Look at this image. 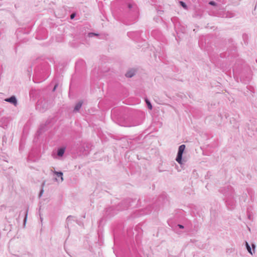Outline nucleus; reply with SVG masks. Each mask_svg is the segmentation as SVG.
<instances>
[{
	"instance_id": "1",
	"label": "nucleus",
	"mask_w": 257,
	"mask_h": 257,
	"mask_svg": "<svg viewBox=\"0 0 257 257\" xmlns=\"http://www.w3.org/2000/svg\"><path fill=\"white\" fill-rule=\"evenodd\" d=\"M185 149V145H182L179 147L178 152L176 160L180 164H182V155Z\"/></svg>"
},
{
	"instance_id": "2",
	"label": "nucleus",
	"mask_w": 257,
	"mask_h": 257,
	"mask_svg": "<svg viewBox=\"0 0 257 257\" xmlns=\"http://www.w3.org/2000/svg\"><path fill=\"white\" fill-rule=\"evenodd\" d=\"M135 74V71L134 70H131L126 72L125 74V76L127 77H133Z\"/></svg>"
},
{
	"instance_id": "3",
	"label": "nucleus",
	"mask_w": 257,
	"mask_h": 257,
	"mask_svg": "<svg viewBox=\"0 0 257 257\" xmlns=\"http://www.w3.org/2000/svg\"><path fill=\"white\" fill-rule=\"evenodd\" d=\"M6 101L10 102L15 104L16 103V98L15 96H12L11 98H7L5 99Z\"/></svg>"
},
{
	"instance_id": "4",
	"label": "nucleus",
	"mask_w": 257,
	"mask_h": 257,
	"mask_svg": "<svg viewBox=\"0 0 257 257\" xmlns=\"http://www.w3.org/2000/svg\"><path fill=\"white\" fill-rule=\"evenodd\" d=\"M82 103L83 102L82 101H79L78 103H77L74 107V111H78L79 109L81 107Z\"/></svg>"
},
{
	"instance_id": "5",
	"label": "nucleus",
	"mask_w": 257,
	"mask_h": 257,
	"mask_svg": "<svg viewBox=\"0 0 257 257\" xmlns=\"http://www.w3.org/2000/svg\"><path fill=\"white\" fill-rule=\"evenodd\" d=\"M64 152H65L64 148H60V149H58V153H57L58 156H59L60 157H62L64 155Z\"/></svg>"
},
{
	"instance_id": "6",
	"label": "nucleus",
	"mask_w": 257,
	"mask_h": 257,
	"mask_svg": "<svg viewBox=\"0 0 257 257\" xmlns=\"http://www.w3.org/2000/svg\"><path fill=\"white\" fill-rule=\"evenodd\" d=\"M54 174L55 175H56V176L58 177H60L61 182H62L63 181V173H62V172L55 171L54 172Z\"/></svg>"
},
{
	"instance_id": "7",
	"label": "nucleus",
	"mask_w": 257,
	"mask_h": 257,
	"mask_svg": "<svg viewBox=\"0 0 257 257\" xmlns=\"http://www.w3.org/2000/svg\"><path fill=\"white\" fill-rule=\"evenodd\" d=\"M146 103H147V104L148 105V108L150 109H152V106L150 102L148 100H147V99L146 100Z\"/></svg>"
},
{
	"instance_id": "8",
	"label": "nucleus",
	"mask_w": 257,
	"mask_h": 257,
	"mask_svg": "<svg viewBox=\"0 0 257 257\" xmlns=\"http://www.w3.org/2000/svg\"><path fill=\"white\" fill-rule=\"evenodd\" d=\"M246 247H247V250L248 251V252L250 254H252V253L251 250V248L249 246V245H248L247 242H246Z\"/></svg>"
},
{
	"instance_id": "9",
	"label": "nucleus",
	"mask_w": 257,
	"mask_h": 257,
	"mask_svg": "<svg viewBox=\"0 0 257 257\" xmlns=\"http://www.w3.org/2000/svg\"><path fill=\"white\" fill-rule=\"evenodd\" d=\"M180 3L181 4V5L185 9H186L187 8V6L183 2H180Z\"/></svg>"
},
{
	"instance_id": "10",
	"label": "nucleus",
	"mask_w": 257,
	"mask_h": 257,
	"mask_svg": "<svg viewBox=\"0 0 257 257\" xmlns=\"http://www.w3.org/2000/svg\"><path fill=\"white\" fill-rule=\"evenodd\" d=\"M209 4L212 6H215V3L214 2L211 1L210 2H209Z\"/></svg>"
},
{
	"instance_id": "11",
	"label": "nucleus",
	"mask_w": 257,
	"mask_h": 257,
	"mask_svg": "<svg viewBox=\"0 0 257 257\" xmlns=\"http://www.w3.org/2000/svg\"><path fill=\"white\" fill-rule=\"evenodd\" d=\"M75 16V14H71L70 16V18L71 19H73L74 18Z\"/></svg>"
},
{
	"instance_id": "12",
	"label": "nucleus",
	"mask_w": 257,
	"mask_h": 257,
	"mask_svg": "<svg viewBox=\"0 0 257 257\" xmlns=\"http://www.w3.org/2000/svg\"><path fill=\"white\" fill-rule=\"evenodd\" d=\"M179 227L180 228H184V226L182 225H178Z\"/></svg>"
},
{
	"instance_id": "13",
	"label": "nucleus",
	"mask_w": 257,
	"mask_h": 257,
	"mask_svg": "<svg viewBox=\"0 0 257 257\" xmlns=\"http://www.w3.org/2000/svg\"><path fill=\"white\" fill-rule=\"evenodd\" d=\"M57 86V85H55V86H54V89H53L54 91L56 89Z\"/></svg>"
},
{
	"instance_id": "14",
	"label": "nucleus",
	"mask_w": 257,
	"mask_h": 257,
	"mask_svg": "<svg viewBox=\"0 0 257 257\" xmlns=\"http://www.w3.org/2000/svg\"><path fill=\"white\" fill-rule=\"evenodd\" d=\"M252 246L253 248L255 247V245L254 244H252Z\"/></svg>"
}]
</instances>
